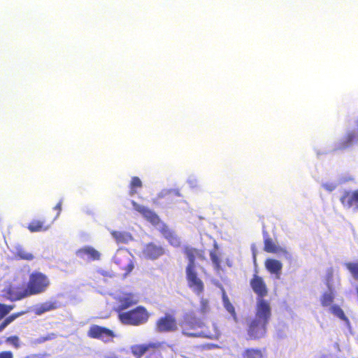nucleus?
<instances>
[{
  "label": "nucleus",
  "mask_w": 358,
  "mask_h": 358,
  "mask_svg": "<svg viewBox=\"0 0 358 358\" xmlns=\"http://www.w3.org/2000/svg\"><path fill=\"white\" fill-rule=\"evenodd\" d=\"M87 336L91 338L99 339L103 342L110 341L115 336L112 330L96 324H92L90 327Z\"/></svg>",
  "instance_id": "7"
},
{
  "label": "nucleus",
  "mask_w": 358,
  "mask_h": 358,
  "mask_svg": "<svg viewBox=\"0 0 358 358\" xmlns=\"http://www.w3.org/2000/svg\"><path fill=\"white\" fill-rule=\"evenodd\" d=\"M55 336V335L54 334H49L46 336H40L38 338H37L36 339L34 340V343L35 344H41V343H43L47 341H50V340H52V338H54Z\"/></svg>",
  "instance_id": "36"
},
{
  "label": "nucleus",
  "mask_w": 358,
  "mask_h": 358,
  "mask_svg": "<svg viewBox=\"0 0 358 358\" xmlns=\"http://www.w3.org/2000/svg\"><path fill=\"white\" fill-rule=\"evenodd\" d=\"M76 255L81 259L87 257V259L91 261H97L101 258V253L91 246H85L80 248L77 250Z\"/></svg>",
  "instance_id": "19"
},
{
  "label": "nucleus",
  "mask_w": 358,
  "mask_h": 358,
  "mask_svg": "<svg viewBox=\"0 0 358 358\" xmlns=\"http://www.w3.org/2000/svg\"><path fill=\"white\" fill-rule=\"evenodd\" d=\"M210 259L214 264L215 268L217 271L220 269V259L217 252L215 250H213L210 252Z\"/></svg>",
  "instance_id": "35"
},
{
  "label": "nucleus",
  "mask_w": 358,
  "mask_h": 358,
  "mask_svg": "<svg viewBox=\"0 0 358 358\" xmlns=\"http://www.w3.org/2000/svg\"><path fill=\"white\" fill-rule=\"evenodd\" d=\"M345 267L356 280H358V262H349L345 263Z\"/></svg>",
  "instance_id": "29"
},
{
  "label": "nucleus",
  "mask_w": 358,
  "mask_h": 358,
  "mask_svg": "<svg viewBox=\"0 0 358 358\" xmlns=\"http://www.w3.org/2000/svg\"><path fill=\"white\" fill-rule=\"evenodd\" d=\"M108 358H118V357L113 356V357H109Z\"/></svg>",
  "instance_id": "40"
},
{
  "label": "nucleus",
  "mask_w": 358,
  "mask_h": 358,
  "mask_svg": "<svg viewBox=\"0 0 358 358\" xmlns=\"http://www.w3.org/2000/svg\"><path fill=\"white\" fill-rule=\"evenodd\" d=\"M264 264L266 270L270 273L276 275L277 278H279L282 268V264L279 260L268 258L266 259Z\"/></svg>",
  "instance_id": "21"
},
{
  "label": "nucleus",
  "mask_w": 358,
  "mask_h": 358,
  "mask_svg": "<svg viewBox=\"0 0 358 358\" xmlns=\"http://www.w3.org/2000/svg\"><path fill=\"white\" fill-rule=\"evenodd\" d=\"M6 343L11 345L15 349L21 346L20 340L17 336H11L6 338Z\"/></svg>",
  "instance_id": "34"
},
{
  "label": "nucleus",
  "mask_w": 358,
  "mask_h": 358,
  "mask_svg": "<svg viewBox=\"0 0 358 358\" xmlns=\"http://www.w3.org/2000/svg\"><path fill=\"white\" fill-rule=\"evenodd\" d=\"M130 195H134L136 193V189L142 187V182L141 179L137 176L131 178L130 182Z\"/></svg>",
  "instance_id": "32"
},
{
  "label": "nucleus",
  "mask_w": 358,
  "mask_h": 358,
  "mask_svg": "<svg viewBox=\"0 0 358 358\" xmlns=\"http://www.w3.org/2000/svg\"><path fill=\"white\" fill-rule=\"evenodd\" d=\"M15 259L31 261L34 259V256L31 252H28L22 246H17L14 254Z\"/></svg>",
  "instance_id": "25"
},
{
  "label": "nucleus",
  "mask_w": 358,
  "mask_h": 358,
  "mask_svg": "<svg viewBox=\"0 0 358 358\" xmlns=\"http://www.w3.org/2000/svg\"><path fill=\"white\" fill-rule=\"evenodd\" d=\"M187 285L196 294H201L204 290V284L198 276L195 268L185 269Z\"/></svg>",
  "instance_id": "8"
},
{
  "label": "nucleus",
  "mask_w": 358,
  "mask_h": 358,
  "mask_svg": "<svg viewBox=\"0 0 358 358\" xmlns=\"http://www.w3.org/2000/svg\"><path fill=\"white\" fill-rule=\"evenodd\" d=\"M118 306L116 308V311L118 313H123L122 310H126L138 302V300L136 298L133 293H124L122 296H120L117 299Z\"/></svg>",
  "instance_id": "14"
},
{
  "label": "nucleus",
  "mask_w": 358,
  "mask_h": 358,
  "mask_svg": "<svg viewBox=\"0 0 358 358\" xmlns=\"http://www.w3.org/2000/svg\"><path fill=\"white\" fill-rule=\"evenodd\" d=\"M149 316L147 309L142 306L118 314V318L122 324L132 326H139L146 323Z\"/></svg>",
  "instance_id": "3"
},
{
  "label": "nucleus",
  "mask_w": 358,
  "mask_h": 358,
  "mask_svg": "<svg viewBox=\"0 0 358 358\" xmlns=\"http://www.w3.org/2000/svg\"><path fill=\"white\" fill-rule=\"evenodd\" d=\"M3 296L10 301H16L27 298L24 286L14 287L9 285L3 290Z\"/></svg>",
  "instance_id": "12"
},
{
  "label": "nucleus",
  "mask_w": 358,
  "mask_h": 358,
  "mask_svg": "<svg viewBox=\"0 0 358 358\" xmlns=\"http://www.w3.org/2000/svg\"><path fill=\"white\" fill-rule=\"evenodd\" d=\"M182 334L188 337H201L202 334L197 330L203 327V323L198 318L186 315L180 324Z\"/></svg>",
  "instance_id": "5"
},
{
  "label": "nucleus",
  "mask_w": 358,
  "mask_h": 358,
  "mask_svg": "<svg viewBox=\"0 0 358 358\" xmlns=\"http://www.w3.org/2000/svg\"><path fill=\"white\" fill-rule=\"evenodd\" d=\"M340 201L343 206L348 208L354 207L358 210V189L352 192L345 191Z\"/></svg>",
  "instance_id": "17"
},
{
  "label": "nucleus",
  "mask_w": 358,
  "mask_h": 358,
  "mask_svg": "<svg viewBox=\"0 0 358 358\" xmlns=\"http://www.w3.org/2000/svg\"><path fill=\"white\" fill-rule=\"evenodd\" d=\"M155 330L159 333L173 332L178 330V322L173 314L166 313L155 323Z\"/></svg>",
  "instance_id": "6"
},
{
  "label": "nucleus",
  "mask_w": 358,
  "mask_h": 358,
  "mask_svg": "<svg viewBox=\"0 0 358 358\" xmlns=\"http://www.w3.org/2000/svg\"><path fill=\"white\" fill-rule=\"evenodd\" d=\"M13 308V305L0 303V320L6 316Z\"/></svg>",
  "instance_id": "33"
},
{
  "label": "nucleus",
  "mask_w": 358,
  "mask_h": 358,
  "mask_svg": "<svg viewBox=\"0 0 358 358\" xmlns=\"http://www.w3.org/2000/svg\"><path fill=\"white\" fill-rule=\"evenodd\" d=\"M183 253L185 255L186 258L188 260L187 265L185 269L195 268H196V259L200 260H205V252L203 250H199L190 246H185L183 248Z\"/></svg>",
  "instance_id": "9"
},
{
  "label": "nucleus",
  "mask_w": 358,
  "mask_h": 358,
  "mask_svg": "<svg viewBox=\"0 0 358 358\" xmlns=\"http://www.w3.org/2000/svg\"><path fill=\"white\" fill-rule=\"evenodd\" d=\"M159 230L171 245L175 248L180 246L181 241L180 238L169 227L167 224L163 223Z\"/></svg>",
  "instance_id": "16"
},
{
  "label": "nucleus",
  "mask_w": 358,
  "mask_h": 358,
  "mask_svg": "<svg viewBox=\"0 0 358 358\" xmlns=\"http://www.w3.org/2000/svg\"><path fill=\"white\" fill-rule=\"evenodd\" d=\"M334 300V294L332 292L324 293L320 299L322 306H329L331 305Z\"/></svg>",
  "instance_id": "30"
},
{
  "label": "nucleus",
  "mask_w": 358,
  "mask_h": 358,
  "mask_svg": "<svg viewBox=\"0 0 358 358\" xmlns=\"http://www.w3.org/2000/svg\"><path fill=\"white\" fill-rule=\"evenodd\" d=\"M131 203L134 210L140 213L148 222L154 225L159 224L160 219L154 211L145 206L137 203L134 201H133Z\"/></svg>",
  "instance_id": "13"
},
{
  "label": "nucleus",
  "mask_w": 358,
  "mask_h": 358,
  "mask_svg": "<svg viewBox=\"0 0 358 358\" xmlns=\"http://www.w3.org/2000/svg\"><path fill=\"white\" fill-rule=\"evenodd\" d=\"M110 234L117 243H127L132 240L131 236L125 232L112 231Z\"/></svg>",
  "instance_id": "26"
},
{
  "label": "nucleus",
  "mask_w": 358,
  "mask_h": 358,
  "mask_svg": "<svg viewBox=\"0 0 358 358\" xmlns=\"http://www.w3.org/2000/svg\"><path fill=\"white\" fill-rule=\"evenodd\" d=\"M50 226L45 224L44 220H33L28 225L27 229L31 232L45 231Z\"/></svg>",
  "instance_id": "24"
},
{
  "label": "nucleus",
  "mask_w": 358,
  "mask_h": 358,
  "mask_svg": "<svg viewBox=\"0 0 358 358\" xmlns=\"http://www.w3.org/2000/svg\"><path fill=\"white\" fill-rule=\"evenodd\" d=\"M114 261L120 269L124 272V275H127L134 268L133 261L127 255H117Z\"/></svg>",
  "instance_id": "15"
},
{
  "label": "nucleus",
  "mask_w": 358,
  "mask_h": 358,
  "mask_svg": "<svg viewBox=\"0 0 358 358\" xmlns=\"http://www.w3.org/2000/svg\"><path fill=\"white\" fill-rule=\"evenodd\" d=\"M330 310L332 314L338 317L339 319L345 322H348V318L346 317L343 310L340 306L334 305L330 308Z\"/></svg>",
  "instance_id": "31"
},
{
  "label": "nucleus",
  "mask_w": 358,
  "mask_h": 358,
  "mask_svg": "<svg viewBox=\"0 0 358 358\" xmlns=\"http://www.w3.org/2000/svg\"><path fill=\"white\" fill-rule=\"evenodd\" d=\"M142 253L146 259L155 260L165 254V249L160 245L150 242L144 245Z\"/></svg>",
  "instance_id": "11"
},
{
  "label": "nucleus",
  "mask_w": 358,
  "mask_h": 358,
  "mask_svg": "<svg viewBox=\"0 0 358 358\" xmlns=\"http://www.w3.org/2000/svg\"><path fill=\"white\" fill-rule=\"evenodd\" d=\"M50 285L48 277L43 273L35 271L29 275V281L24 290L27 297L45 292Z\"/></svg>",
  "instance_id": "2"
},
{
  "label": "nucleus",
  "mask_w": 358,
  "mask_h": 358,
  "mask_svg": "<svg viewBox=\"0 0 358 358\" xmlns=\"http://www.w3.org/2000/svg\"><path fill=\"white\" fill-rule=\"evenodd\" d=\"M265 349L246 348L241 353V358H264Z\"/></svg>",
  "instance_id": "23"
},
{
  "label": "nucleus",
  "mask_w": 358,
  "mask_h": 358,
  "mask_svg": "<svg viewBox=\"0 0 358 358\" xmlns=\"http://www.w3.org/2000/svg\"><path fill=\"white\" fill-rule=\"evenodd\" d=\"M25 313L24 311L17 312L13 313L6 317L3 322L0 324V332L2 331L8 325H9L11 322L15 320L17 317Z\"/></svg>",
  "instance_id": "28"
},
{
  "label": "nucleus",
  "mask_w": 358,
  "mask_h": 358,
  "mask_svg": "<svg viewBox=\"0 0 358 358\" xmlns=\"http://www.w3.org/2000/svg\"><path fill=\"white\" fill-rule=\"evenodd\" d=\"M162 343L150 342L148 343L134 345L131 352L136 358H141L146 355V358H163L162 354Z\"/></svg>",
  "instance_id": "4"
},
{
  "label": "nucleus",
  "mask_w": 358,
  "mask_h": 358,
  "mask_svg": "<svg viewBox=\"0 0 358 358\" xmlns=\"http://www.w3.org/2000/svg\"><path fill=\"white\" fill-rule=\"evenodd\" d=\"M62 201L60 200L57 205L54 207V209L57 211L56 217H58L62 211Z\"/></svg>",
  "instance_id": "39"
},
{
  "label": "nucleus",
  "mask_w": 358,
  "mask_h": 358,
  "mask_svg": "<svg viewBox=\"0 0 358 358\" xmlns=\"http://www.w3.org/2000/svg\"><path fill=\"white\" fill-rule=\"evenodd\" d=\"M358 141L357 134L351 131H348L336 145L334 150H343L351 148Z\"/></svg>",
  "instance_id": "18"
},
{
  "label": "nucleus",
  "mask_w": 358,
  "mask_h": 358,
  "mask_svg": "<svg viewBox=\"0 0 358 358\" xmlns=\"http://www.w3.org/2000/svg\"><path fill=\"white\" fill-rule=\"evenodd\" d=\"M264 250L268 253L288 255L285 248L277 245L269 237L264 240Z\"/></svg>",
  "instance_id": "20"
},
{
  "label": "nucleus",
  "mask_w": 358,
  "mask_h": 358,
  "mask_svg": "<svg viewBox=\"0 0 358 358\" xmlns=\"http://www.w3.org/2000/svg\"><path fill=\"white\" fill-rule=\"evenodd\" d=\"M250 285L257 295V301L264 300V298L268 294V288L263 278L255 273L251 278Z\"/></svg>",
  "instance_id": "10"
},
{
  "label": "nucleus",
  "mask_w": 358,
  "mask_h": 358,
  "mask_svg": "<svg viewBox=\"0 0 358 358\" xmlns=\"http://www.w3.org/2000/svg\"><path fill=\"white\" fill-rule=\"evenodd\" d=\"M222 298L225 309L233 316L235 320H237L235 308L230 302L225 290L222 288Z\"/></svg>",
  "instance_id": "27"
},
{
  "label": "nucleus",
  "mask_w": 358,
  "mask_h": 358,
  "mask_svg": "<svg viewBox=\"0 0 358 358\" xmlns=\"http://www.w3.org/2000/svg\"><path fill=\"white\" fill-rule=\"evenodd\" d=\"M59 307V303L57 301H45L34 308V313L41 315L44 313L55 310Z\"/></svg>",
  "instance_id": "22"
},
{
  "label": "nucleus",
  "mask_w": 358,
  "mask_h": 358,
  "mask_svg": "<svg viewBox=\"0 0 358 358\" xmlns=\"http://www.w3.org/2000/svg\"><path fill=\"white\" fill-rule=\"evenodd\" d=\"M200 303H201V307H200L201 311L203 313L207 312L209 309L208 300L202 297L200 300Z\"/></svg>",
  "instance_id": "37"
},
{
  "label": "nucleus",
  "mask_w": 358,
  "mask_h": 358,
  "mask_svg": "<svg viewBox=\"0 0 358 358\" xmlns=\"http://www.w3.org/2000/svg\"><path fill=\"white\" fill-rule=\"evenodd\" d=\"M0 358H14L13 353L10 350L1 351Z\"/></svg>",
  "instance_id": "38"
},
{
  "label": "nucleus",
  "mask_w": 358,
  "mask_h": 358,
  "mask_svg": "<svg viewBox=\"0 0 358 358\" xmlns=\"http://www.w3.org/2000/svg\"><path fill=\"white\" fill-rule=\"evenodd\" d=\"M271 317V308L266 300L257 301L255 316L248 324L249 340H259L266 336L267 325Z\"/></svg>",
  "instance_id": "1"
}]
</instances>
